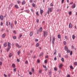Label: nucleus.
I'll use <instances>...</instances> for the list:
<instances>
[{
	"instance_id": "1",
	"label": "nucleus",
	"mask_w": 77,
	"mask_h": 77,
	"mask_svg": "<svg viewBox=\"0 0 77 77\" xmlns=\"http://www.w3.org/2000/svg\"><path fill=\"white\" fill-rule=\"evenodd\" d=\"M8 48L7 49V51L8 52L9 51V50L11 48V43L9 42H8Z\"/></svg>"
},
{
	"instance_id": "2",
	"label": "nucleus",
	"mask_w": 77,
	"mask_h": 77,
	"mask_svg": "<svg viewBox=\"0 0 77 77\" xmlns=\"http://www.w3.org/2000/svg\"><path fill=\"white\" fill-rule=\"evenodd\" d=\"M44 36L45 38L46 36H47L48 35V32L47 31H44Z\"/></svg>"
},
{
	"instance_id": "3",
	"label": "nucleus",
	"mask_w": 77,
	"mask_h": 77,
	"mask_svg": "<svg viewBox=\"0 0 77 77\" xmlns=\"http://www.w3.org/2000/svg\"><path fill=\"white\" fill-rule=\"evenodd\" d=\"M49 11L50 12H52V8H50V9L49 8H48V11L47 12V14H48V15H49V14H50V13L49 12Z\"/></svg>"
},
{
	"instance_id": "4",
	"label": "nucleus",
	"mask_w": 77,
	"mask_h": 77,
	"mask_svg": "<svg viewBox=\"0 0 77 77\" xmlns=\"http://www.w3.org/2000/svg\"><path fill=\"white\" fill-rule=\"evenodd\" d=\"M76 6L75 5V4L74 3V4H73V5H72L71 7L72 8H73V9H74V8H75Z\"/></svg>"
},
{
	"instance_id": "5",
	"label": "nucleus",
	"mask_w": 77,
	"mask_h": 77,
	"mask_svg": "<svg viewBox=\"0 0 77 77\" xmlns=\"http://www.w3.org/2000/svg\"><path fill=\"white\" fill-rule=\"evenodd\" d=\"M40 14L41 15H42V14H43V12H44V11L43 10L41 9V8H40Z\"/></svg>"
},
{
	"instance_id": "6",
	"label": "nucleus",
	"mask_w": 77,
	"mask_h": 77,
	"mask_svg": "<svg viewBox=\"0 0 77 77\" xmlns=\"http://www.w3.org/2000/svg\"><path fill=\"white\" fill-rule=\"evenodd\" d=\"M54 42H55V37H53L52 40V43L53 44H54Z\"/></svg>"
},
{
	"instance_id": "7",
	"label": "nucleus",
	"mask_w": 77,
	"mask_h": 77,
	"mask_svg": "<svg viewBox=\"0 0 77 77\" xmlns=\"http://www.w3.org/2000/svg\"><path fill=\"white\" fill-rule=\"evenodd\" d=\"M72 27V24L71 23H69V28L70 29H71Z\"/></svg>"
},
{
	"instance_id": "8",
	"label": "nucleus",
	"mask_w": 77,
	"mask_h": 77,
	"mask_svg": "<svg viewBox=\"0 0 77 77\" xmlns=\"http://www.w3.org/2000/svg\"><path fill=\"white\" fill-rule=\"evenodd\" d=\"M5 36H6V34H5V33H4L3 34H2V38H5Z\"/></svg>"
},
{
	"instance_id": "9",
	"label": "nucleus",
	"mask_w": 77,
	"mask_h": 77,
	"mask_svg": "<svg viewBox=\"0 0 77 77\" xmlns=\"http://www.w3.org/2000/svg\"><path fill=\"white\" fill-rule=\"evenodd\" d=\"M16 45L17 47H18V48H21V46H19V45H18V43H17L16 44Z\"/></svg>"
},
{
	"instance_id": "10",
	"label": "nucleus",
	"mask_w": 77,
	"mask_h": 77,
	"mask_svg": "<svg viewBox=\"0 0 77 77\" xmlns=\"http://www.w3.org/2000/svg\"><path fill=\"white\" fill-rule=\"evenodd\" d=\"M68 47H67V46H65V51H67V50H68Z\"/></svg>"
},
{
	"instance_id": "11",
	"label": "nucleus",
	"mask_w": 77,
	"mask_h": 77,
	"mask_svg": "<svg viewBox=\"0 0 77 77\" xmlns=\"http://www.w3.org/2000/svg\"><path fill=\"white\" fill-rule=\"evenodd\" d=\"M42 27H41L39 29V32H42Z\"/></svg>"
},
{
	"instance_id": "12",
	"label": "nucleus",
	"mask_w": 77,
	"mask_h": 77,
	"mask_svg": "<svg viewBox=\"0 0 77 77\" xmlns=\"http://www.w3.org/2000/svg\"><path fill=\"white\" fill-rule=\"evenodd\" d=\"M0 18L1 20H3V16L2 15H1Z\"/></svg>"
},
{
	"instance_id": "13",
	"label": "nucleus",
	"mask_w": 77,
	"mask_h": 77,
	"mask_svg": "<svg viewBox=\"0 0 77 77\" xmlns=\"http://www.w3.org/2000/svg\"><path fill=\"white\" fill-rule=\"evenodd\" d=\"M26 3V1H23L22 2V5H25Z\"/></svg>"
},
{
	"instance_id": "14",
	"label": "nucleus",
	"mask_w": 77,
	"mask_h": 77,
	"mask_svg": "<svg viewBox=\"0 0 77 77\" xmlns=\"http://www.w3.org/2000/svg\"><path fill=\"white\" fill-rule=\"evenodd\" d=\"M63 66V64H61L60 65V66H59V68H61L62 67V66Z\"/></svg>"
},
{
	"instance_id": "15",
	"label": "nucleus",
	"mask_w": 77,
	"mask_h": 77,
	"mask_svg": "<svg viewBox=\"0 0 77 77\" xmlns=\"http://www.w3.org/2000/svg\"><path fill=\"white\" fill-rule=\"evenodd\" d=\"M54 69L55 71H57V68L56 67H54Z\"/></svg>"
},
{
	"instance_id": "16",
	"label": "nucleus",
	"mask_w": 77,
	"mask_h": 77,
	"mask_svg": "<svg viewBox=\"0 0 77 77\" xmlns=\"http://www.w3.org/2000/svg\"><path fill=\"white\" fill-rule=\"evenodd\" d=\"M4 46L5 47H7V43H6V42H5L4 43Z\"/></svg>"
},
{
	"instance_id": "17",
	"label": "nucleus",
	"mask_w": 77,
	"mask_h": 77,
	"mask_svg": "<svg viewBox=\"0 0 77 77\" xmlns=\"http://www.w3.org/2000/svg\"><path fill=\"white\" fill-rule=\"evenodd\" d=\"M72 38L73 39H74L75 38V36L74 35H72Z\"/></svg>"
},
{
	"instance_id": "18",
	"label": "nucleus",
	"mask_w": 77,
	"mask_h": 77,
	"mask_svg": "<svg viewBox=\"0 0 77 77\" xmlns=\"http://www.w3.org/2000/svg\"><path fill=\"white\" fill-rule=\"evenodd\" d=\"M21 36H22V35L21 34H20L19 35V37L18 38V39H20V38H21Z\"/></svg>"
},
{
	"instance_id": "19",
	"label": "nucleus",
	"mask_w": 77,
	"mask_h": 77,
	"mask_svg": "<svg viewBox=\"0 0 77 77\" xmlns=\"http://www.w3.org/2000/svg\"><path fill=\"white\" fill-rule=\"evenodd\" d=\"M33 35V32H31L30 33V36H32Z\"/></svg>"
},
{
	"instance_id": "20",
	"label": "nucleus",
	"mask_w": 77,
	"mask_h": 77,
	"mask_svg": "<svg viewBox=\"0 0 77 77\" xmlns=\"http://www.w3.org/2000/svg\"><path fill=\"white\" fill-rule=\"evenodd\" d=\"M13 26H14V24H13V23H11V29H12V28H13Z\"/></svg>"
},
{
	"instance_id": "21",
	"label": "nucleus",
	"mask_w": 77,
	"mask_h": 77,
	"mask_svg": "<svg viewBox=\"0 0 77 77\" xmlns=\"http://www.w3.org/2000/svg\"><path fill=\"white\" fill-rule=\"evenodd\" d=\"M32 71L33 73L34 72H35V69H33V68H32Z\"/></svg>"
},
{
	"instance_id": "22",
	"label": "nucleus",
	"mask_w": 77,
	"mask_h": 77,
	"mask_svg": "<svg viewBox=\"0 0 77 77\" xmlns=\"http://www.w3.org/2000/svg\"><path fill=\"white\" fill-rule=\"evenodd\" d=\"M12 66L13 68H15V65L14 64H13L12 65Z\"/></svg>"
},
{
	"instance_id": "23",
	"label": "nucleus",
	"mask_w": 77,
	"mask_h": 77,
	"mask_svg": "<svg viewBox=\"0 0 77 77\" xmlns=\"http://www.w3.org/2000/svg\"><path fill=\"white\" fill-rule=\"evenodd\" d=\"M12 54L10 53V55L9 56V57H12Z\"/></svg>"
},
{
	"instance_id": "24",
	"label": "nucleus",
	"mask_w": 77,
	"mask_h": 77,
	"mask_svg": "<svg viewBox=\"0 0 77 77\" xmlns=\"http://www.w3.org/2000/svg\"><path fill=\"white\" fill-rule=\"evenodd\" d=\"M39 43H37L36 45V47H38V46H39Z\"/></svg>"
},
{
	"instance_id": "25",
	"label": "nucleus",
	"mask_w": 77,
	"mask_h": 77,
	"mask_svg": "<svg viewBox=\"0 0 77 77\" xmlns=\"http://www.w3.org/2000/svg\"><path fill=\"white\" fill-rule=\"evenodd\" d=\"M66 51H66L67 53H70V50H68Z\"/></svg>"
},
{
	"instance_id": "26",
	"label": "nucleus",
	"mask_w": 77,
	"mask_h": 77,
	"mask_svg": "<svg viewBox=\"0 0 77 77\" xmlns=\"http://www.w3.org/2000/svg\"><path fill=\"white\" fill-rule=\"evenodd\" d=\"M56 52H57V50H55V52L54 53V55L56 54Z\"/></svg>"
},
{
	"instance_id": "27",
	"label": "nucleus",
	"mask_w": 77,
	"mask_h": 77,
	"mask_svg": "<svg viewBox=\"0 0 77 77\" xmlns=\"http://www.w3.org/2000/svg\"><path fill=\"white\" fill-rule=\"evenodd\" d=\"M16 69H17V68H16L14 69H13V70H14L13 71H14V72H16Z\"/></svg>"
},
{
	"instance_id": "28",
	"label": "nucleus",
	"mask_w": 77,
	"mask_h": 77,
	"mask_svg": "<svg viewBox=\"0 0 77 77\" xmlns=\"http://www.w3.org/2000/svg\"><path fill=\"white\" fill-rule=\"evenodd\" d=\"M36 14L37 15V16H38V17H39V14L38 13V11H37L36 12Z\"/></svg>"
},
{
	"instance_id": "29",
	"label": "nucleus",
	"mask_w": 77,
	"mask_h": 77,
	"mask_svg": "<svg viewBox=\"0 0 77 77\" xmlns=\"http://www.w3.org/2000/svg\"><path fill=\"white\" fill-rule=\"evenodd\" d=\"M17 54L18 55H20V51H19L17 52Z\"/></svg>"
},
{
	"instance_id": "30",
	"label": "nucleus",
	"mask_w": 77,
	"mask_h": 77,
	"mask_svg": "<svg viewBox=\"0 0 77 77\" xmlns=\"http://www.w3.org/2000/svg\"><path fill=\"white\" fill-rule=\"evenodd\" d=\"M74 65H77V62H75L74 63Z\"/></svg>"
},
{
	"instance_id": "31",
	"label": "nucleus",
	"mask_w": 77,
	"mask_h": 77,
	"mask_svg": "<svg viewBox=\"0 0 77 77\" xmlns=\"http://www.w3.org/2000/svg\"><path fill=\"white\" fill-rule=\"evenodd\" d=\"M32 5L33 7L34 8V7H35V4L34 3H33L32 4Z\"/></svg>"
},
{
	"instance_id": "32",
	"label": "nucleus",
	"mask_w": 77,
	"mask_h": 77,
	"mask_svg": "<svg viewBox=\"0 0 77 77\" xmlns=\"http://www.w3.org/2000/svg\"><path fill=\"white\" fill-rule=\"evenodd\" d=\"M6 25L7 26H8V22H6Z\"/></svg>"
},
{
	"instance_id": "33",
	"label": "nucleus",
	"mask_w": 77,
	"mask_h": 77,
	"mask_svg": "<svg viewBox=\"0 0 77 77\" xmlns=\"http://www.w3.org/2000/svg\"><path fill=\"white\" fill-rule=\"evenodd\" d=\"M58 38H59V39H60V35H58Z\"/></svg>"
},
{
	"instance_id": "34",
	"label": "nucleus",
	"mask_w": 77,
	"mask_h": 77,
	"mask_svg": "<svg viewBox=\"0 0 77 77\" xmlns=\"http://www.w3.org/2000/svg\"><path fill=\"white\" fill-rule=\"evenodd\" d=\"M61 60L63 62H64V59L63 58H62L61 59Z\"/></svg>"
},
{
	"instance_id": "35",
	"label": "nucleus",
	"mask_w": 77,
	"mask_h": 77,
	"mask_svg": "<svg viewBox=\"0 0 77 77\" xmlns=\"http://www.w3.org/2000/svg\"><path fill=\"white\" fill-rule=\"evenodd\" d=\"M45 63H47V60H45Z\"/></svg>"
},
{
	"instance_id": "36",
	"label": "nucleus",
	"mask_w": 77,
	"mask_h": 77,
	"mask_svg": "<svg viewBox=\"0 0 77 77\" xmlns=\"http://www.w3.org/2000/svg\"><path fill=\"white\" fill-rule=\"evenodd\" d=\"M72 51H70V56H71V55H72Z\"/></svg>"
},
{
	"instance_id": "37",
	"label": "nucleus",
	"mask_w": 77,
	"mask_h": 77,
	"mask_svg": "<svg viewBox=\"0 0 77 77\" xmlns=\"http://www.w3.org/2000/svg\"><path fill=\"white\" fill-rule=\"evenodd\" d=\"M65 57L66 58H68V55H66L65 56Z\"/></svg>"
},
{
	"instance_id": "38",
	"label": "nucleus",
	"mask_w": 77,
	"mask_h": 77,
	"mask_svg": "<svg viewBox=\"0 0 77 77\" xmlns=\"http://www.w3.org/2000/svg\"><path fill=\"white\" fill-rule=\"evenodd\" d=\"M54 60H57V57H55Z\"/></svg>"
},
{
	"instance_id": "39",
	"label": "nucleus",
	"mask_w": 77,
	"mask_h": 77,
	"mask_svg": "<svg viewBox=\"0 0 77 77\" xmlns=\"http://www.w3.org/2000/svg\"><path fill=\"white\" fill-rule=\"evenodd\" d=\"M20 1H17V3L18 4H20Z\"/></svg>"
},
{
	"instance_id": "40",
	"label": "nucleus",
	"mask_w": 77,
	"mask_h": 77,
	"mask_svg": "<svg viewBox=\"0 0 77 77\" xmlns=\"http://www.w3.org/2000/svg\"><path fill=\"white\" fill-rule=\"evenodd\" d=\"M13 39H16V38H17V37L16 36H14L13 37Z\"/></svg>"
},
{
	"instance_id": "41",
	"label": "nucleus",
	"mask_w": 77,
	"mask_h": 77,
	"mask_svg": "<svg viewBox=\"0 0 77 77\" xmlns=\"http://www.w3.org/2000/svg\"><path fill=\"white\" fill-rule=\"evenodd\" d=\"M69 15H71V14H72V12H71V11L69 12Z\"/></svg>"
},
{
	"instance_id": "42",
	"label": "nucleus",
	"mask_w": 77,
	"mask_h": 77,
	"mask_svg": "<svg viewBox=\"0 0 77 77\" xmlns=\"http://www.w3.org/2000/svg\"><path fill=\"white\" fill-rule=\"evenodd\" d=\"M25 12H26L27 13H29V11L27 10H25Z\"/></svg>"
},
{
	"instance_id": "43",
	"label": "nucleus",
	"mask_w": 77,
	"mask_h": 77,
	"mask_svg": "<svg viewBox=\"0 0 77 77\" xmlns=\"http://www.w3.org/2000/svg\"><path fill=\"white\" fill-rule=\"evenodd\" d=\"M11 73H9L8 74V77H11Z\"/></svg>"
},
{
	"instance_id": "44",
	"label": "nucleus",
	"mask_w": 77,
	"mask_h": 77,
	"mask_svg": "<svg viewBox=\"0 0 77 77\" xmlns=\"http://www.w3.org/2000/svg\"><path fill=\"white\" fill-rule=\"evenodd\" d=\"M15 7L16 8H19L18 6L17 5H15Z\"/></svg>"
},
{
	"instance_id": "45",
	"label": "nucleus",
	"mask_w": 77,
	"mask_h": 77,
	"mask_svg": "<svg viewBox=\"0 0 77 77\" xmlns=\"http://www.w3.org/2000/svg\"><path fill=\"white\" fill-rule=\"evenodd\" d=\"M44 54V53H42L40 55V56H42Z\"/></svg>"
},
{
	"instance_id": "46",
	"label": "nucleus",
	"mask_w": 77,
	"mask_h": 77,
	"mask_svg": "<svg viewBox=\"0 0 77 77\" xmlns=\"http://www.w3.org/2000/svg\"><path fill=\"white\" fill-rule=\"evenodd\" d=\"M29 2H30V3H32V2H33V0H30Z\"/></svg>"
},
{
	"instance_id": "47",
	"label": "nucleus",
	"mask_w": 77,
	"mask_h": 77,
	"mask_svg": "<svg viewBox=\"0 0 77 77\" xmlns=\"http://www.w3.org/2000/svg\"><path fill=\"white\" fill-rule=\"evenodd\" d=\"M50 5L51 6H53V4L52 3H51L50 4Z\"/></svg>"
},
{
	"instance_id": "48",
	"label": "nucleus",
	"mask_w": 77,
	"mask_h": 77,
	"mask_svg": "<svg viewBox=\"0 0 77 77\" xmlns=\"http://www.w3.org/2000/svg\"><path fill=\"white\" fill-rule=\"evenodd\" d=\"M64 45H66V42L65 41L64 42Z\"/></svg>"
},
{
	"instance_id": "49",
	"label": "nucleus",
	"mask_w": 77,
	"mask_h": 77,
	"mask_svg": "<svg viewBox=\"0 0 77 77\" xmlns=\"http://www.w3.org/2000/svg\"><path fill=\"white\" fill-rule=\"evenodd\" d=\"M36 21H37V23H39V19H37L36 20Z\"/></svg>"
},
{
	"instance_id": "50",
	"label": "nucleus",
	"mask_w": 77,
	"mask_h": 77,
	"mask_svg": "<svg viewBox=\"0 0 77 77\" xmlns=\"http://www.w3.org/2000/svg\"><path fill=\"white\" fill-rule=\"evenodd\" d=\"M25 63L26 64H27L28 63V61H26L25 62Z\"/></svg>"
},
{
	"instance_id": "51",
	"label": "nucleus",
	"mask_w": 77,
	"mask_h": 77,
	"mask_svg": "<svg viewBox=\"0 0 77 77\" xmlns=\"http://www.w3.org/2000/svg\"><path fill=\"white\" fill-rule=\"evenodd\" d=\"M13 32L14 33H15V34H16V33H17V32L15 30Z\"/></svg>"
},
{
	"instance_id": "52",
	"label": "nucleus",
	"mask_w": 77,
	"mask_h": 77,
	"mask_svg": "<svg viewBox=\"0 0 77 77\" xmlns=\"http://www.w3.org/2000/svg\"><path fill=\"white\" fill-rule=\"evenodd\" d=\"M17 61L18 62H20V60H19V59H17Z\"/></svg>"
},
{
	"instance_id": "53",
	"label": "nucleus",
	"mask_w": 77,
	"mask_h": 77,
	"mask_svg": "<svg viewBox=\"0 0 77 77\" xmlns=\"http://www.w3.org/2000/svg\"><path fill=\"white\" fill-rule=\"evenodd\" d=\"M65 0H62L61 3H63V2H64Z\"/></svg>"
},
{
	"instance_id": "54",
	"label": "nucleus",
	"mask_w": 77,
	"mask_h": 77,
	"mask_svg": "<svg viewBox=\"0 0 77 77\" xmlns=\"http://www.w3.org/2000/svg\"><path fill=\"white\" fill-rule=\"evenodd\" d=\"M43 67H44L45 68H47V67H46V66H44V65H43Z\"/></svg>"
},
{
	"instance_id": "55",
	"label": "nucleus",
	"mask_w": 77,
	"mask_h": 77,
	"mask_svg": "<svg viewBox=\"0 0 77 77\" xmlns=\"http://www.w3.org/2000/svg\"><path fill=\"white\" fill-rule=\"evenodd\" d=\"M70 68H71V69H73V67L72 66H70Z\"/></svg>"
},
{
	"instance_id": "56",
	"label": "nucleus",
	"mask_w": 77,
	"mask_h": 77,
	"mask_svg": "<svg viewBox=\"0 0 77 77\" xmlns=\"http://www.w3.org/2000/svg\"><path fill=\"white\" fill-rule=\"evenodd\" d=\"M29 74L30 75H32V72H29Z\"/></svg>"
},
{
	"instance_id": "57",
	"label": "nucleus",
	"mask_w": 77,
	"mask_h": 77,
	"mask_svg": "<svg viewBox=\"0 0 77 77\" xmlns=\"http://www.w3.org/2000/svg\"><path fill=\"white\" fill-rule=\"evenodd\" d=\"M17 21H15L14 23L15 25H16L17 24Z\"/></svg>"
},
{
	"instance_id": "58",
	"label": "nucleus",
	"mask_w": 77,
	"mask_h": 77,
	"mask_svg": "<svg viewBox=\"0 0 77 77\" xmlns=\"http://www.w3.org/2000/svg\"><path fill=\"white\" fill-rule=\"evenodd\" d=\"M65 39H66L67 40H68V38H67V37H66V35L65 36Z\"/></svg>"
},
{
	"instance_id": "59",
	"label": "nucleus",
	"mask_w": 77,
	"mask_h": 77,
	"mask_svg": "<svg viewBox=\"0 0 77 77\" xmlns=\"http://www.w3.org/2000/svg\"><path fill=\"white\" fill-rule=\"evenodd\" d=\"M39 73H41V72H42V70H39Z\"/></svg>"
},
{
	"instance_id": "60",
	"label": "nucleus",
	"mask_w": 77,
	"mask_h": 77,
	"mask_svg": "<svg viewBox=\"0 0 77 77\" xmlns=\"http://www.w3.org/2000/svg\"><path fill=\"white\" fill-rule=\"evenodd\" d=\"M37 34H39V30H37Z\"/></svg>"
},
{
	"instance_id": "61",
	"label": "nucleus",
	"mask_w": 77,
	"mask_h": 77,
	"mask_svg": "<svg viewBox=\"0 0 77 77\" xmlns=\"http://www.w3.org/2000/svg\"><path fill=\"white\" fill-rule=\"evenodd\" d=\"M2 65V62H0V65Z\"/></svg>"
},
{
	"instance_id": "62",
	"label": "nucleus",
	"mask_w": 77,
	"mask_h": 77,
	"mask_svg": "<svg viewBox=\"0 0 77 77\" xmlns=\"http://www.w3.org/2000/svg\"><path fill=\"white\" fill-rule=\"evenodd\" d=\"M37 62L38 63H39V62H40V61H39V60H38Z\"/></svg>"
},
{
	"instance_id": "63",
	"label": "nucleus",
	"mask_w": 77,
	"mask_h": 77,
	"mask_svg": "<svg viewBox=\"0 0 77 77\" xmlns=\"http://www.w3.org/2000/svg\"><path fill=\"white\" fill-rule=\"evenodd\" d=\"M35 41H36V42L38 41V39H35Z\"/></svg>"
},
{
	"instance_id": "64",
	"label": "nucleus",
	"mask_w": 77,
	"mask_h": 77,
	"mask_svg": "<svg viewBox=\"0 0 77 77\" xmlns=\"http://www.w3.org/2000/svg\"><path fill=\"white\" fill-rule=\"evenodd\" d=\"M4 76H5V77H7V75H6L5 74H4Z\"/></svg>"
}]
</instances>
